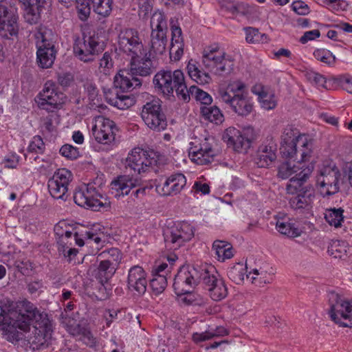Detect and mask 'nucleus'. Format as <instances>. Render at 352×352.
Segmentation results:
<instances>
[{"label": "nucleus", "mask_w": 352, "mask_h": 352, "mask_svg": "<svg viewBox=\"0 0 352 352\" xmlns=\"http://www.w3.org/2000/svg\"><path fill=\"white\" fill-rule=\"evenodd\" d=\"M312 166H306L296 177L290 178L287 184L286 190L287 193L295 195L289 199L290 207L296 211L302 210H309L311 208L315 198V191L313 186L307 184V181L312 173Z\"/></svg>", "instance_id": "7ed1b4c3"}, {"label": "nucleus", "mask_w": 352, "mask_h": 352, "mask_svg": "<svg viewBox=\"0 0 352 352\" xmlns=\"http://www.w3.org/2000/svg\"><path fill=\"white\" fill-rule=\"evenodd\" d=\"M18 19L0 20V36L10 39L19 34Z\"/></svg>", "instance_id": "72a5a7b5"}, {"label": "nucleus", "mask_w": 352, "mask_h": 352, "mask_svg": "<svg viewBox=\"0 0 352 352\" xmlns=\"http://www.w3.org/2000/svg\"><path fill=\"white\" fill-rule=\"evenodd\" d=\"M151 280V287L155 295L162 293L167 286L166 273L163 274H153Z\"/></svg>", "instance_id": "de8ad7c7"}, {"label": "nucleus", "mask_w": 352, "mask_h": 352, "mask_svg": "<svg viewBox=\"0 0 352 352\" xmlns=\"http://www.w3.org/2000/svg\"><path fill=\"white\" fill-rule=\"evenodd\" d=\"M18 19L17 8L13 0H0V20Z\"/></svg>", "instance_id": "58836bf2"}, {"label": "nucleus", "mask_w": 352, "mask_h": 352, "mask_svg": "<svg viewBox=\"0 0 352 352\" xmlns=\"http://www.w3.org/2000/svg\"><path fill=\"white\" fill-rule=\"evenodd\" d=\"M292 7L293 10L299 15H306L309 12V6L302 1H294Z\"/></svg>", "instance_id": "774afa93"}, {"label": "nucleus", "mask_w": 352, "mask_h": 352, "mask_svg": "<svg viewBox=\"0 0 352 352\" xmlns=\"http://www.w3.org/2000/svg\"><path fill=\"white\" fill-rule=\"evenodd\" d=\"M51 6V0H36L32 6L25 8V21L32 25L38 23L41 14Z\"/></svg>", "instance_id": "cd10ccee"}, {"label": "nucleus", "mask_w": 352, "mask_h": 352, "mask_svg": "<svg viewBox=\"0 0 352 352\" xmlns=\"http://www.w3.org/2000/svg\"><path fill=\"white\" fill-rule=\"evenodd\" d=\"M194 236L192 227L186 222L175 223L163 230L165 245L169 250H177Z\"/></svg>", "instance_id": "4468645a"}, {"label": "nucleus", "mask_w": 352, "mask_h": 352, "mask_svg": "<svg viewBox=\"0 0 352 352\" xmlns=\"http://www.w3.org/2000/svg\"><path fill=\"white\" fill-rule=\"evenodd\" d=\"M128 287L131 291H135L138 294H143L146 290L147 281L146 273L143 268L135 265L132 267L128 275Z\"/></svg>", "instance_id": "bb28decb"}, {"label": "nucleus", "mask_w": 352, "mask_h": 352, "mask_svg": "<svg viewBox=\"0 0 352 352\" xmlns=\"http://www.w3.org/2000/svg\"><path fill=\"white\" fill-rule=\"evenodd\" d=\"M247 272V267L242 263H236L228 271L229 278L236 284H241L244 280Z\"/></svg>", "instance_id": "a18cd8bd"}, {"label": "nucleus", "mask_w": 352, "mask_h": 352, "mask_svg": "<svg viewBox=\"0 0 352 352\" xmlns=\"http://www.w3.org/2000/svg\"><path fill=\"white\" fill-rule=\"evenodd\" d=\"M56 242L58 245V250L60 254L66 255V250L72 245V239L71 237L56 238Z\"/></svg>", "instance_id": "338daca9"}, {"label": "nucleus", "mask_w": 352, "mask_h": 352, "mask_svg": "<svg viewBox=\"0 0 352 352\" xmlns=\"http://www.w3.org/2000/svg\"><path fill=\"white\" fill-rule=\"evenodd\" d=\"M343 212L344 210L341 208H330L327 210L324 218L329 225L338 228L341 226L344 219Z\"/></svg>", "instance_id": "c03bdc74"}, {"label": "nucleus", "mask_w": 352, "mask_h": 352, "mask_svg": "<svg viewBox=\"0 0 352 352\" xmlns=\"http://www.w3.org/2000/svg\"><path fill=\"white\" fill-rule=\"evenodd\" d=\"M200 111L204 119L214 122L220 124L223 121V115L221 110L215 105L214 106H201Z\"/></svg>", "instance_id": "e433bc0d"}, {"label": "nucleus", "mask_w": 352, "mask_h": 352, "mask_svg": "<svg viewBox=\"0 0 352 352\" xmlns=\"http://www.w3.org/2000/svg\"><path fill=\"white\" fill-rule=\"evenodd\" d=\"M118 87L115 86V89L104 91V97L106 101L112 106L116 107L120 109H125L131 107L133 104V100L126 95H120L116 90Z\"/></svg>", "instance_id": "7c9ffc66"}, {"label": "nucleus", "mask_w": 352, "mask_h": 352, "mask_svg": "<svg viewBox=\"0 0 352 352\" xmlns=\"http://www.w3.org/2000/svg\"><path fill=\"white\" fill-rule=\"evenodd\" d=\"M348 243L344 241H332L328 248V252L336 258L343 259L346 257L349 250Z\"/></svg>", "instance_id": "4c0bfd02"}, {"label": "nucleus", "mask_w": 352, "mask_h": 352, "mask_svg": "<svg viewBox=\"0 0 352 352\" xmlns=\"http://www.w3.org/2000/svg\"><path fill=\"white\" fill-rule=\"evenodd\" d=\"M151 34L149 56H160L166 52L168 38L167 23L164 13L155 12L151 18Z\"/></svg>", "instance_id": "6e6552de"}, {"label": "nucleus", "mask_w": 352, "mask_h": 352, "mask_svg": "<svg viewBox=\"0 0 352 352\" xmlns=\"http://www.w3.org/2000/svg\"><path fill=\"white\" fill-rule=\"evenodd\" d=\"M112 52H106L100 59L98 70L105 76L109 75L113 68Z\"/></svg>", "instance_id": "49530a36"}, {"label": "nucleus", "mask_w": 352, "mask_h": 352, "mask_svg": "<svg viewBox=\"0 0 352 352\" xmlns=\"http://www.w3.org/2000/svg\"><path fill=\"white\" fill-rule=\"evenodd\" d=\"M276 229L281 234L292 238L299 236L302 233V230L295 223L284 219L277 220Z\"/></svg>", "instance_id": "2f4dec72"}, {"label": "nucleus", "mask_w": 352, "mask_h": 352, "mask_svg": "<svg viewBox=\"0 0 352 352\" xmlns=\"http://www.w3.org/2000/svg\"><path fill=\"white\" fill-rule=\"evenodd\" d=\"M281 139L280 150L285 158L298 163L309 160L312 153V143L305 135H300L296 129L292 126H286Z\"/></svg>", "instance_id": "39448f33"}, {"label": "nucleus", "mask_w": 352, "mask_h": 352, "mask_svg": "<svg viewBox=\"0 0 352 352\" xmlns=\"http://www.w3.org/2000/svg\"><path fill=\"white\" fill-rule=\"evenodd\" d=\"M184 45L170 43L169 50L170 58L174 61L180 60L184 54Z\"/></svg>", "instance_id": "69168bd1"}, {"label": "nucleus", "mask_w": 352, "mask_h": 352, "mask_svg": "<svg viewBox=\"0 0 352 352\" xmlns=\"http://www.w3.org/2000/svg\"><path fill=\"white\" fill-rule=\"evenodd\" d=\"M329 300L331 320L341 327L352 328V301L335 292L330 293Z\"/></svg>", "instance_id": "f8f14e48"}, {"label": "nucleus", "mask_w": 352, "mask_h": 352, "mask_svg": "<svg viewBox=\"0 0 352 352\" xmlns=\"http://www.w3.org/2000/svg\"><path fill=\"white\" fill-rule=\"evenodd\" d=\"M252 91L258 96L261 107L264 109L272 110L276 107L277 101L274 95L267 93L262 86H255Z\"/></svg>", "instance_id": "473e14b6"}, {"label": "nucleus", "mask_w": 352, "mask_h": 352, "mask_svg": "<svg viewBox=\"0 0 352 352\" xmlns=\"http://www.w3.org/2000/svg\"><path fill=\"white\" fill-rule=\"evenodd\" d=\"M51 112L41 119V129L44 133H50L56 130L55 124L58 122V116L56 113Z\"/></svg>", "instance_id": "09e8293b"}, {"label": "nucleus", "mask_w": 352, "mask_h": 352, "mask_svg": "<svg viewBox=\"0 0 352 352\" xmlns=\"http://www.w3.org/2000/svg\"><path fill=\"white\" fill-rule=\"evenodd\" d=\"M200 279V274L197 270L189 267H182L175 275L173 288L177 296L188 294L190 289L195 285Z\"/></svg>", "instance_id": "6ab92c4d"}, {"label": "nucleus", "mask_w": 352, "mask_h": 352, "mask_svg": "<svg viewBox=\"0 0 352 352\" xmlns=\"http://www.w3.org/2000/svg\"><path fill=\"white\" fill-rule=\"evenodd\" d=\"M276 145L272 141L263 143L258 148L255 162L260 168H266L276 159Z\"/></svg>", "instance_id": "a878e982"}, {"label": "nucleus", "mask_w": 352, "mask_h": 352, "mask_svg": "<svg viewBox=\"0 0 352 352\" xmlns=\"http://www.w3.org/2000/svg\"><path fill=\"white\" fill-rule=\"evenodd\" d=\"M177 23V21H175L173 19L170 20V30H171V43H176L177 45H184L182 29Z\"/></svg>", "instance_id": "6e6d98bb"}, {"label": "nucleus", "mask_w": 352, "mask_h": 352, "mask_svg": "<svg viewBox=\"0 0 352 352\" xmlns=\"http://www.w3.org/2000/svg\"><path fill=\"white\" fill-rule=\"evenodd\" d=\"M152 2L153 0H140L138 15L142 19H146L148 17V14L152 11L153 9Z\"/></svg>", "instance_id": "0e129e2a"}, {"label": "nucleus", "mask_w": 352, "mask_h": 352, "mask_svg": "<svg viewBox=\"0 0 352 352\" xmlns=\"http://www.w3.org/2000/svg\"><path fill=\"white\" fill-rule=\"evenodd\" d=\"M186 184V179L182 173L170 175L162 185L156 186V191L163 196H173L181 192Z\"/></svg>", "instance_id": "393cba45"}, {"label": "nucleus", "mask_w": 352, "mask_h": 352, "mask_svg": "<svg viewBox=\"0 0 352 352\" xmlns=\"http://www.w3.org/2000/svg\"><path fill=\"white\" fill-rule=\"evenodd\" d=\"M160 158V155L153 150L135 148L126 158V165L139 174L150 170L157 172Z\"/></svg>", "instance_id": "9b49d317"}, {"label": "nucleus", "mask_w": 352, "mask_h": 352, "mask_svg": "<svg viewBox=\"0 0 352 352\" xmlns=\"http://www.w3.org/2000/svg\"><path fill=\"white\" fill-rule=\"evenodd\" d=\"M0 330L6 336L17 330L32 329L34 321L41 315L37 307L26 299L13 301L9 298L0 300Z\"/></svg>", "instance_id": "f257e3e1"}, {"label": "nucleus", "mask_w": 352, "mask_h": 352, "mask_svg": "<svg viewBox=\"0 0 352 352\" xmlns=\"http://www.w3.org/2000/svg\"><path fill=\"white\" fill-rule=\"evenodd\" d=\"M305 76L309 82H313L316 85L325 87L326 78L324 76L309 70L306 72Z\"/></svg>", "instance_id": "e2e57ef3"}, {"label": "nucleus", "mask_w": 352, "mask_h": 352, "mask_svg": "<svg viewBox=\"0 0 352 352\" xmlns=\"http://www.w3.org/2000/svg\"><path fill=\"white\" fill-rule=\"evenodd\" d=\"M314 56L318 60L329 66H332L336 63L335 56L329 50L325 49H318L315 50Z\"/></svg>", "instance_id": "603ef678"}, {"label": "nucleus", "mask_w": 352, "mask_h": 352, "mask_svg": "<svg viewBox=\"0 0 352 352\" xmlns=\"http://www.w3.org/2000/svg\"><path fill=\"white\" fill-rule=\"evenodd\" d=\"M141 117L145 124L153 131L159 132L167 127L166 117L162 109V102L159 99L147 102L142 107Z\"/></svg>", "instance_id": "2eb2a0df"}, {"label": "nucleus", "mask_w": 352, "mask_h": 352, "mask_svg": "<svg viewBox=\"0 0 352 352\" xmlns=\"http://www.w3.org/2000/svg\"><path fill=\"white\" fill-rule=\"evenodd\" d=\"M245 86L241 81L230 83L226 90L219 91V97L222 102L230 107L239 116H245L250 114L253 104L248 94L244 92Z\"/></svg>", "instance_id": "0eeeda50"}, {"label": "nucleus", "mask_w": 352, "mask_h": 352, "mask_svg": "<svg viewBox=\"0 0 352 352\" xmlns=\"http://www.w3.org/2000/svg\"><path fill=\"white\" fill-rule=\"evenodd\" d=\"M188 92L189 100L190 99V96L195 97L196 100L199 101L201 102V106L208 107L211 104L212 102V98L211 96L207 92L200 89L197 86H190L188 89Z\"/></svg>", "instance_id": "79ce46f5"}, {"label": "nucleus", "mask_w": 352, "mask_h": 352, "mask_svg": "<svg viewBox=\"0 0 352 352\" xmlns=\"http://www.w3.org/2000/svg\"><path fill=\"white\" fill-rule=\"evenodd\" d=\"M228 332L223 327H217L214 330L206 331L202 333L192 334V340L195 343L204 342L216 337H221L228 335Z\"/></svg>", "instance_id": "ea45409f"}, {"label": "nucleus", "mask_w": 352, "mask_h": 352, "mask_svg": "<svg viewBox=\"0 0 352 352\" xmlns=\"http://www.w3.org/2000/svg\"><path fill=\"white\" fill-rule=\"evenodd\" d=\"M216 155L210 138H205L198 144L192 143L189 149V156L191 160L199 165L210 163Z\"/></svg>", "instance_id": "b1692460"}, {"label": "nucleus", "mask_w": 352, "mask_h": 352, "mask_svg": "<svg viewBox=\"0 0 352 352\" xmlns=\"http://www.w3.org/2000/svg\"><path fill=\"white\" fill-rule=\"evenodd\" d=\"M228 144H232L234 149L237 152H246L250 147L251 141L241 135L239 130L235 128H229L226 130Z\"/></svg>", "instance_id": "c85d7f7f"}, {"label": "nucleus", "mask_w": 352, "mask_h": 352, "mask_svg": "<svg viewBox=\"0 0 352 352\" xmlns=\"http://www.w3.org/2000/svg\"><path fill=\"white\" fill-rule=\"evenodd\" d=\"M305 168L304 166L300 167L294 164H292V162H287L281 164L278 167V177L283 179H288L290 177L292 178L296 177V175Z\"/></svg>", "instance_id": "a19ab883"}, {"label": "nucleus", "mask_w": 352, "mask_h": 352, "mask_svg": "<svg viewBox=\"0 0 352 352\" xmlns=\"http://www.w3.org/2000/svg\"><path fill=\"white\" fill-rule=\"evenodd\" d=\"M72 174L66 168L58 169L48 180L47 186L50 195L55 199L66 200L68 185L72 181Z\"/></svg>", "instance_id": "aec40b11"}, {"label": "nucleus", "mask_w": 352, "mask_h": 352, "mask_svg": "<svg viewBox=\"0 0 352 352\" xmlns=\"http://www.w3.org/2000/svg\"><path fill=\"white\" fill-rule=\"evenodd\" d=\"M202 63L209 72L219 76L230 74L234 68L233 60L217 47H208L204 50Z\"/></svg>", "instance_id": "1a4fd4ad"}, {"label": "nucleus", "mask_w": 352, "mask_h": 352, "mask_svg": "<svg viewBox=\"0 0 352 352\" xmlns=\"http://www.w3.org/2000/svg\"><path fill=\"white\" fill-rule=\"evenodd\" d=\"M44 149L45 144L41 137L38 135L34 136L28 146V151L30 153H43Z\"/></svg>", "instance_id": "680f3d73"}, {"label": "nucleus", "mask_w": 352, "mask_h": 352, "mask_svg": "<svg viewBox=\"0 0 352 352\" xmlns=\"http://www.w3.org/2000/svg\"><path fill=\"white\" fill-rule=\"evenodd\" d=\"M116 266L105 261H102L98 267L96 278L103 285L112 277L116 272Z\"/></svg>", "instance_id": "c9c22d12"}, {"label": "nucleus", "mask_w": 352, "mask_h": 352, "mask_svg": "<svg viewBox=\"0 0 352 352\" xmlns=\"http://www.w3.org/2000/svg\"><path fill=\"white\" fill-rule=\"evenodd\" d=\"M252 274L256 276H252V281L254 283L261 284H269L272 283L273 280V273L267 272L266 270L261 268L259 270H253Z\"/></svg>", "instance_id": "8fccbe9b"}, {"label": "nucleus", "mask_w": 352, "mask_h": 352, "mask_svg": "<svg viewBox=\"0 0 352 352\" xmlns=\"http://www.w3.org/2000/svg\"><path fill=\"white\" fill-rule=\"evenodd\" d=\"M79 340L82 341L87 346L91 348H94L98 344L97 338L93 335L87 325H85Z\"/></svg>", "instance_id": "4d7b16f0"}, {"label": "nucleus", "mask_w": 352, "mask_h": 352, "mask_svg": "<svg viewBox=\"0 0 352 352\" xmlns=\"http://www.w3.org/2000/svg\"><path fill=\"white\" fill-rule=\"evenodd\" d=\"M112 188L120 191L122 195H126L135 186L134 182L126 176H121L118 179L112 182Z\"/></svg>", "instance_id": "37998d69"}, {"label": "nucleus", "mask_w": 352, "mask_h": 352, "mask_svg": "<svg viewBox=\"0 0 352 352\" xmlns=\"http://www.w3.org/2000/svg\"><path fill=\"white\" fill-rule=\"evenodd\" d=\"M77 3L76 10L78 17L82 21H85L89 17L91 13L90 3L89 0H78L75 1Z\"/></svg>", "instance_id": "3c124183"}, {"label": "nucleus", "mask_w": 352, "mask_h": 352, "mask_svg": "<svg viewBox=\"0 0 352 352\" xmlns=\"http://www.w3.org/2000/svg\"><path fill=\"white\" fill-rule=\"evenodd\" d=\"M64 94L58 91L56 85L52 81H47L44 88L39 94L38 107L47 111H54L65 102Z\"/></svg>", "instance_id": "412c9836"}, {"label": "nucleus", "mask_w": 352, "mask_h": 352, "mask_svg": "<svg viewBox=\"0 0 352 352\" xmlns=\"http://www.w3.org/2000/svg\"><path fill=\"white\" fill-rule=\"evenodd\" d=\"M256 13V9L254 6H249L242 2H238L234 14H239L246 17L252 18Z\"/></svg>", "instance_id": "13d9d810"}, {"label": "nucleus", "mask_w": 352, "mask_h": 352, "mask_svg": "<svg viewBox=\"0 0 352 352\" xmlns=\"http://www.w3.org/2000/svg\"><path fill=\"white\" fill-rule=\"evenodd\" d=\"M100 256L104 258V261L116 267L122 258L120 251L117 248H111L107 251H104L101 253Z\"/></svg>", "instance_id": "5fc2aeb1"}, {"label": "nucleus", "mask_w": 352, "mask_h": 352, "mask_svg": "<svg viewBox=\"0 0 352 352\" xmlns=\"http://www.w3.org/2000/svg\"><path fill=\"white\" fill-rule=\"evenodd\" d=\"M199 281H201L204 288L213 300L219 301L227 296L228 289L225 281L214 266L201 270Z\"/></svg>", "instance_id": "ddd939ff"}, {"label": "nucleus", "mask_w": 352, "mask_h": 352, "mask_svg": "<svg viewBox=\"0 0 352 352\" xmlns=\"http://www.w3.org/2000/svg\"><path fill=\"white\" fill-rule=\"evenodd\" d=\"M212 250L217 258L219 261H224L226 259L230 258L233 256L232 245L224 241L216 240L212 244Z\"/></svg>", "instance_id": "f704fd0d"}, {"label": "nucleus", "mask_w": 352, "mask_h": 352, "mask_svg": "<svg viewBox=\"0 0 352 352\" xmlns=\"http://www.w3.org/2000/svg\"><path fill=\"white\" fill-rule=\"evenodd\" d=\"M186 69L189 77L199 85L209 84L212 78L208 72L200 69V65L195 60L190 59L187 65Z\"/></svg>", "instance_id": "c756f323"}, {"label": "nucleus", "mask_w": 352, "mask_h": 352, "mask_svg": "<svg viewBox=\"0 0 352 352\" xmlns=\"http://www.w3.org/2000/svg\"><path fill=\"white\" fill-rule=\"evenodd\" d=\"M114 122L103 116L95 118L91 132L95 140L101 144H108L115 140Z\"/></svg>", "instance_id": "5701e85b"}, {"label": "nucleus", "mask_w": 352, "mask_h": 352, "mask_svg": "<svg viewBox=\"0 0 352 352\" xmlns=\"http://www.w3.org/2000/svg\"><path fill=\"white\" fill-rule=\"evenodd\" d=\"M340 176V172L336 166H326L321 169L320 175L317 177V184L322 197H329L339 191Z\"/></svg>", "instance_id": "a211bd4d"}, {"label": "nucleus", "mask_w": 352, "mask_h": 352, "mask_svg": "<svg viewBox=\"0 0 352 352\" xmlns=\"http://www.w3.org/2000/svg\"><path fill=\"white\" fill-rule=\"evenodd\" d=\"M60 153L63 157L69 160H76L80 155L78 149L71 144L63 145L60 148Z\"/></svg>", "instance_id": "bf43d9fd"}, {"label": "nucleus", "mask_w": 352, "mask_h": 352, "mask_svg": "<svg viewBox=\"0 0 352 352\" xmlns=\"http://www.w3.org/2000/svg\"><path fill=\"white\" fill-rule=\"evenodd\" d=\"M74 202L80 207L94 211L107 212L111 209V201L107 197L96 191L93 186L76 190L74 195Z\"/></svg>", "instance_id": "9d476101"}, {"label": "nucleus", "mask_w": 352, "mask_h": 352, "mask_svg": "<svg viewBox=\"0 0 352 352\" xmlns=\"http://www.w3.org/2000/svg\"><path fill=\"white\" fill-rule=\"evenodd\" d=\"M154 69L151 56L144 52L142 56L131 57L129 71H120L114 78V85L122 91H132L142 84L137 76H148Z\"/></svg>", "instance_id": "f03ea898"}, {"label": "nucleus", "mask_w": 352, "mask_h": 352, "mask_svg": "<svg viewBox=\"0 0 352 352\" xmlns=\"http://www.w3.org/2000/svg\"><path fill=\"white\" fill-rule=\"evenodd\" d=\"M245 31V39L248 43H259L264 42L267 37L265 34H261L258 32V29L254 28H246Z\"/></svg>", "instance_id": "864d4df0"}, {"label": "nucleus", "mask_w": 352, "mask_h": 352, "mask_svg": "<svg viewBox=\"0 0 352 352\" xmlns=\"http://www.w3.org/2000/svg\"><path fill=\"white\" fill-rule=\"evenodd\" d=\"M73 48L75 56L87 63L94 60V56L99 53L100 43L98 38L85 35L75 40Z\"/></svg>", "instance_id": "4be33fe9"}, {"label": "nucleus", "mask_w": 352, "mask_h": 352, "mask_svg": "<svg viewBox=\"0 0 352 352\" xmlns=\"http://www.w3.org/2000/svg\"><path fill=\"white\" fill-rule=\"evenodd\" d=\"M118 46L120 51L129 57L142 56L144 54L143 43L135 29L122 30L118 36Z\"/></svg>", "instance_id": "dca6fc26"}, {"label": "nucleus", "mask_w": 352, "mask_h": 352, "mask_svg": "<svg viewBox=\"0 0 352 352\" xmlns=\"http://www.w3.org/2000/svg\"><path fill=\"white\" fill-rule=\"evenodd\" d=\"M35 38L38 66L43 69L51 67L54 64L56 54L54 42L47 37L46 32H36Z\"/></svg>", "instance_id": "f3484780"}, {"label": "nucleus", "mask_w": 352, "mask_h": 352, "mask_svg": "<svg viewBox=\"0 0 352 352\" xmlns=\"http://www.w3.org/2000/svg\"><path fill=\"white\" fill-rule=\"evenodd\" d=\"M52 328L47 318L32 324V329L27 331L17 330L6 335V339L14 343L21 341L30 350L38 351L48 347L52 338Z\"/></svg>", "instance_id": "20e7f679"}, {"label": "nucleus", "mask_w": 352, "mask_h": 352, "mask_svg": "<svg viewBox=\"0 0 352 352\" xmlns=\"http://www.w3.org/2000/svg\"><path fill=\"white\" fill-rule=\"evenodd\" d=\"M69 227L65 221H60L54 226V233L56 238L71 237L72 232L69 230Z\"/></svg>", "instance_id": "052dcab7"}, {"label": "nucleus", "mask_w": 352, "mask_h": 352, "mask_svg": "<svg viewBox=\"0 0 352 352\" xmlns=\"http://www.w3.org/2000/svg\"><path fill=\"white\" fill-rule=\"evenodd\" d=\"M153 84L167 96H173L174 90L179 99L189 101L185 76L180 69L174 72L162 70L158 72L153 80Z\"/></svg>", "instance_id": "423d86ee"}]
</instances>
